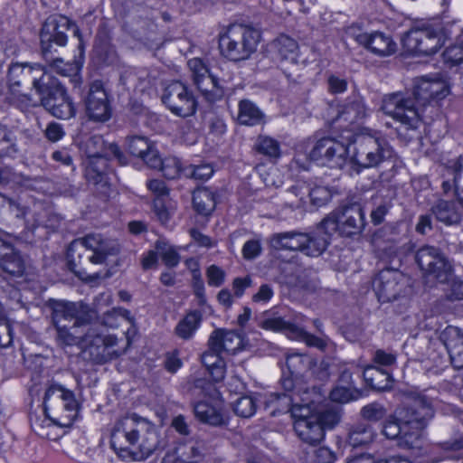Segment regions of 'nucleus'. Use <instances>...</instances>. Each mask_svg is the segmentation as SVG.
Instances as JSON below:
<instances>
[{"instance_id":"obj_1","label":"nucleus","mask_w":463,"mask_h":463,"mask_svg":"<svg viewBox=\"0 0 463 463\" xmlns=\"http://www.w3.org/2000/svg\"><path fill=\"white\" fill-rule=\"evenodd\" d=\"M110 444L120 458L136 461L147 458L165 446L155 425L137 417L118 420L111 430Z\"/></svg>"},{"instance_id":"obj_2","label":"nucleus","mask_w":463,"mask_h":463,"mask_svg":"<svg viewBox=\"0 0 463 463\" xmlns=\"http://www.w3.org/2000/svg\"><path fill=\"white\" fill-rule=\"evenodd\" d=\"M432 416L431 401L425 395H419L402 409L399 419H387L382 432L387 439H397L400 447L420 449L422 444V430Z\"/></svg>"},{"instance_id":"obj_3","label":"nucleus","mask_w":463,"mask_h":463,"mask_svg":"<svg viewBox=\"0 0 463 463\" xmlns=\"http://www.w3.org/2000/svg\"><path fill=\"white\" fill-rule=\"evenodd\" d=\"M119 251L117 241L90 233L70 243L67 250L68 265L78 277H90L93 265L105 263L109 256H116Z\"/></svg>"},{"instance_id":"obj_4","label":"nucleus","mask_w":463,"mask_h":463,"mask_svg":"<svg viewBox=\"0 0 463 463\" xmlns=\"http://www.w3.org/2000/svg\"><path fill=\"white\" fill-rule=\"evenodd\" d=\"M350 146L348 156L351 171L355 175H360L365 169H378L395 156L385 137L371 128H364L355 134Z\"/></svg>"},{"instance_id":"obj_5","label":"nucleus","mask_w":463,"mask_h":463,"mask_svg":"<svg viewBox=\"0 0 463 463\" xmlns=\"http://www.w3.org/2000/svg\"><path fill=\"white\" fill-rule=\"evenodd\" d=\"M430 100V80L422 77L416 80L412 93L394 92L385 95L382 109L407 129H416L420 123V108L425 107Z\"/></svg>"},{"instance_id":"obj_6","label":"nucleus","mask_w":463,"mask_h":463,"mask_svg":"<svg viewBox=\"0 0 463 463\" xmlns=\"http://www.w3.org/2000/svg\"><path fill=\"white\" fill-rule=\"evenodd\" d=\"M415 260L426 274L433 276L440 283H449L447 297L449 300H463V280L453 278V269L439 249L425 245L415 254Z\"/></svg>"},{"instance_id":"obj_7","label":"nucleus","mask_w":463,"mask_h":463,"mask_svg":"<svg viewBox=\"0 0 463 463\" xmlns=\"http://www.w3.org/2000/svg\"><path fill=\"white\" fill-rule=\"evenodd\" d=\"M260 33L241 24L232 25L220 36L219 48L222 56L239 62L250 59L257 50Z\"/></svg>"},{"instance_id":"obj_8","label":"nucleus","mask_w":463,"mask_h":463,"mask_svg":"<svg viewBox=\"0 0 463 463\" xmlns=\"http://www.w3.org/2000/svg\"><path fill=\"white\" fill-rule=\"evenodd\" d=\"M44 413L54 424L70 427L78 416L79 403L73 392L60 384L50 385L43 398Z\"/></svg>"},{"instance_id":"obj_9","label":"nucleus","mask_w":463,"mask_h":463,"mask_svg":"<svg viewBox=\"0 0 463 463\" xmlns=\"http://www.w3.org/2000/svg\"><path fill=\"white\" fill-rule=\"evenodd\" d=\"M82 150L90 159L87 174L90 171L97 175L95 182H98L104 172L107 160L112 157L117 159L121 165L128 163L127 156L120 150L116 143L107 144L103 137L100 135H93L89 137L82 142Z\"/></svg>"},{"instance_id":"obj_10","label":"nucleus","mask_w":463,"mask_h":463,"mask_svg":"<svg viewBox=\"0 0 463 463\" xmlns=\"http://www.w3.org/2000/svg\"><path fill=\"white\" fill-rule=\"evenodd\" d=\"M50 73L45 71L40 64L29 65L27 63H13L7 73L8 87L13 95L14 102H20L24 106L29 105L31 99L26 94L20 93L19 88L23 85L32 84L36 92L40 90L42 82Z\"/></svg>"},{"instance_id":"obj_11","label":"nucleus","mask_w":463,"mask_h":463,"mask_svg":"<svg viewBox=\"0 0 463 463\" xmlns=\"http://www.w3.org/2000/svg\"><path fill=\"white\" fill-rule=\"evenodd\" d=\"M38 95L42 106L53 117L69 119L75 116L76 109L65 88L51 74L43 79Z\"/></svg>"},{"instance_id":"obj_12","label":"nucleus","mask_w":463,"mask_h":463,"mask_svg":"<svg viewBox=\"0 0 463 463\" xmlns=\"http://www.w3.org/2000/svg\"><path fill=\"white\" fill-rule=\"evenodd\" d=\"M118 339L113 335H102L95 327H90L80 338L85 357L94 364H102L121 355L125 349H113Z\"/></svg>"},{"instance_id":"obj_13","label":"nucleus","mask_w":463,"mask_h":463,"mask_svg":"<svg viewBox=\"0 0 463 463\" xmlns=\"http://www.w3.org/2000/svg\"><path fill=\"white\" fill-rule=\"evenodd\" d=\"M402 43L404 50L414 55H430L443 45V34L440 28L427 26L413 28L403 35Z\"/></svg>"},{"instance_id":"obj_14","label":"nucleus","mask_w":463,"mask_h":463,"mask_svg":"<svg viewBox=\"0 0 463 463\" xmlns=\"http://www.w3.org/2000/svg\"><path fill=\"white\" fill-rule=\"evenodd\" d=\"M71 25V21L63 15H51L44 21L40 33L41 51L44 59L52 58L59 47L67 44V33Z\"/></svg>"},{"instance_id":"obj_15","label":"nucleus","mask_w":463,"mask_h":463,"mask_svg":"<svg viewBox=\"0 0 463 463\" xmlns=\"http://www.w3.org/2000/svg\"><path fill=\"white\" fill-rule=\"evenodd\" d=\"M162 102L175 116L186 118L195 114L197 100L193 91L180 80H174L164 90Z\"/></svg>"},{"instance_id":"obj_16","label":"nucleus","mask_w":463,"mask_h":463,"mask_svg":"<svg viewBox=\"0 0 463 463\" xmlns=\"http://www.w3.org/2000/svg\"><path fill=\"white\" fill-rule=\"evenodd\" d=\"M190 78L198 91L209 103L222 99L224 96V87L222 81L212 74L208 67L199 58H194L187 62Z\"/></svg>"},{"instance_id":"obj_17","label":"nucleus","mask_w":463,"mask_h":463,"mask_svg":"<svg viewBox=\"0 0 463 463\" xmlns=\"http://www.w3.org/2000/svg\"><path fill=\"white\" fill-rule=\"evenodd\" d=\"M349 146L330 137L317 140L307 154L311 161L332 168H341L348 156Z\"/></svg>"},{"instance_id":"obj_18","label":"nucleus","mask_w":463,"mask_h":463,"mask_svg":"<svg viewBox=\"0 0 463 463\" xmlns=\"http://www.w3.org/2000/svg\"><path fill=\"white\" fill-rule=\"evenodd\" d=\"M407 278L399 270L386 269L379 272L373 281L378 300L385 303L396 299L405 288Z\"/></svg>"},{"instance_id":"obj_19","label":"nucleus","mask_w":463,"mask_h":463,"mask_svg":"<svg viewBox=\"0 0 463 463\" xmlns=\"http://www.w3.org/2000/svg\"><path fill=\"white\" fill-rule=\"evenodd\" d=\"M285 204L291 209H301L307 203V198L317 206H321L331 198L329 190L325 186L308 187L305 184H297L286 192Z\"/></svg>"},{"instance_id":"obj_20","label":"nucleus","mask_w":463,"mask_h":463,"mask_svg":"<svg viewBox=\"0 0 463 463\" xmlns=\"http://www.w3.org/2000/svg\"><path fill=\"white\" fill-rule=\"evenodd\" d=\"M84 104L90 120L105 122L110 118L111 107L101 81L96 80L90 85Z\"/></svg>"},{"instance_id":"obj_21","label":"nucleus","mask_w":463,"mask_h":463,"mask_svg":"<svg viewBox=\"0 0 463 463\" xmlns=\"http://www.w3.org/2000/svg\"><path fill=\"white\" fill-rule=\"evenodd\" d=\"M441 177L443 193L448 194L453 192L458 201L463 204V154L442 165Z\"/></svg>"},{"instance_id":"obj_22","label":"nucleus","mask_w":463,"mask_h":463,"mask_svg":"<svg viewBox=\"0 0 463 463\" xmlns=\"http://www.w3.org/2000/svg\"><path fill=\"white\" fill-rule=\"evenodd\" d=\"M51 312V317L54 326H66L65 321L75 320L74 326L83 318L86 306L79 302L49 299L45 304Z\"/></svg>"},{"instance_id":"obj_23","label":"nucleus","mask_w":463,"mask_h":463,"mask_svg":"<svg viewBox=\"0 0 463 463\" xmlns=\"http://www.w3.org/2000/svg\"><path fill=\"white\" fill-rule=\"evenodd\" d=\"M340 235L351 237L361 233L365 225L364 213L359 203H352L336 209Z\"/></svg>"},{"instance_id":"obj_24","label":"nucleus","mask_w":463,"mask_h":463,"mask_svg":"<svg viewBox=\"0 0 463 463\" xmlns=\"http://www.w3.org/2000/svg\"><path fill=\"white\" fill-rule=\"evenodd\" d=\"M354 39L360 45L380 57L390 56L396 52V43L389 35L381 32L360 33L354 35Z\"/></svg>"},{"instance_id":"obj_25","label":"nucleus","mask_w":463,"mask_h":463,"mask_svg":"<svg viewBox=\"0 0 463 463\" xmlns=\"http://www.w3.org/2000/svg\"><path fill=\"white\" fill-rule=\"evenodd\" d=\"M128 151L141 158L149 167L158 168L161 158L154 145L144 136H132L127 138Z\"/></svg>"},{"instance_id":"obj_26","label":"nucleus","mask_w":463,"mask_h":463,"mask_svg":"<svg viewBox=\"0 0 463 463\" xmlns=\"http://www.w3.org/2000/svg\"><path fill=\"white\" fill-rule=\"evenodd\" d=\"M367 116L368 109L363 98L359 95H352L339 106L335 119L352 125L363 121Z\"/></svg>"},{"instance_id":"obj_27","label":"nucleus","mask_w":463,"mask_h":463,"mask_svg":"<svg viewBox=\"0 0 463 463\" xmlns=\"http://www.w3.org/2000/svg\"><path fill=\"white\" fill-rule=\"evenodd\" d=\"M0 269L13 277H21L25 270V263L23 257L10 243L1 238Z\"/></svg>"},{"instance_id":"obj_28","label":"nucleus","mask_w":463,"mask_h":463,"mask_svg":"<svg viewBox=\"0 0 463 463\" xmlns=\"http://www.w3.org/2000/svg\"><path fill=\"white\" fill-rule=\"evenodd\" d=\"M294 430L301 441L311 446L319 444L325 438V431L316 415L308 419L295 420Z\"/></svg>"},{"instance_id":"obj_29","label":"nucleus","mask_w":463,"mask_h":463,"mask_svg":"<svg viewBox=\"0 0 463 463\" xmlns=\"http://www.w3.org/2000/svg\"><path fill=\"white\" fill-rule=\"evenodd\" d=\"M306 232L296 231L278 232L270 236L269 240V246L277 250H287L292 251H300L304 242L307 241Z\"/></svg>"},{"instance_id":"obj_30","label":"nucleus","mask_w":463,"mask_h":463,"mask_svg":"<svg viewBox=\"0 0 463 463\" xmlns=\"http://www.w3.org/2000/svg\"><path fill=\"white\" fill-rule=\"evenodd\" d=\"M210 338L213 343L215 350L219 348L221 352H227L234 354L238 350L241 349L242 338L241 335L233 330L216 329L214 330Z\"/></svg>"},{"instance_id":"obj_31","label":"nucleus","mask_w":463,"mask_h":463,"mask_svg":"<svg viewBox=\"0 0 463 463\" xmlns=\"http://www.w3.org/2000/svg\"><path fill=\"white\" fill-rule=\"evenodd\" d=\"M376 436V431L372 425L360 421L348 429L346 442L353 448L366 447L374 441Z\"/></svg>"},{"instance_id":"obj_32","label":"nucleus","mask_w":463,"mask_h":463,"mask_svg":"<svg viewBox=\"0 0 463 463\" xmlns=\"http://www.w3.org/2000/svg\"><path fill=\"white\" fill-rule=\"evenodd\" d=\"M200 457V451L194 443H182L169 449L162 463H197Z\"/></svg>"},{"instance_id":"obj_33","label":"nucleus","mask_w":463,"mask_h":463,"mask_svg":"<svg viewBox=\"0 0 463 463\" xmlns=\"http://www.w3.org/2000/svg\"><path fill=\"white\" fill-rule=\"evenodd\" d=\"M436 219L446 225L457 224L461 220V213L454 201L438 200L431 207Z\"/></svg>"},{"instance_id":"obj_34","label":"nucleus","mask_w":463,"mask_h":463,"mask_svg":"<svg viewBox=\"0 0 463 463\" xmlns=\"http://www.w3.org/2000/svg\"><path fill=\"white\" fill-rule=\"evenodd\" d=\"M363 377L371 389L378 392L390 390L392 386L391 373L373 365H369L364 370Z\"/></svg>"},{"instance_id":"obj_35","label":"nucleus","mask_w":463,"mask_h":463,"mask_svg":"<svg viewBox=\"0 0 463 463\" xmlns=\"http://www.w3.org/2000/svg\"><path fill=\"white\" fill-rule=\"evenodd\" d=\"M273 47L277 58L280 61H288L297 63L298 57V44L293 38L281 34L274 42Z\"/></svg>"},{"instance_id":"obj_36","label":"nucleus","mask_w":463,"mask_h":463,"mask_svg":"<svg viewBox=\"0 0 463 463\" xmlns=\"http://www.w3.org/2000/svg\"><path fill=\"white\" fill-rule=\"evenodd\" d=\"M194 208L199 214L208 216L215 208L214 193L207 187L198 188L193 194Z\"/></svg>"},{"instance_id":"obj_37","label":"nucleus","mask_w":463,"mask_h":463,"mask_svg":"<svg viewBox=\"0 0 463 463\" xmlns=\"http://www.w3.org/2000/svg\"><path fill=\"white\" fill-rule=\"evenodd\" d=\"M264 115L250 100L243 99L239 103L238 120L242 125L255 126L263 122Z\"/></svg>"},{"instance_id":"obj_38","label":"nucleus","mask_w":463,"mask_h":463,"mask_svg":"<svg viewBox=\"0 0 463 463\" xmlns=\"http://www.w3.org/2000/svg\"><path fill=\"white\" fill-rule=\"evenodd\" d=\"M194 411L195 417L202 422L212 425L221 426L225 424L222 414L211 404L201 402L194 405Z\"/></svg>"},{"instance_id":"obj_39","label":"nucleus","mask_w":463,"mask_h":463,"mask_svg":"<svg viewBox=\"0 0 463 463\" xmlns=\"http://www.w3.org/2000/svg\"><path fill=\"white\" fill-rule=\"evenodd\" d=\"M94 57L100 64L110 65L117 61L115 47L106 36H99L94 45Z\"/></svg>"},{"instance_id":"obj_40","label":"nucleus","mask_w":463,"mask_h":463,"mask_svg":"<svg viewBox=\"0 0 463 463\" xmlns=\"http://www.w3.org/2000/svg\"><path fill=\"white\" fill-rule=\"evenodd\" d=\"M307 241L304 242L301 252L309 257L320 256L328 246L327 237H324L323 234L317 231L306 233Z\"/></svg>"},{"instance_id":"obj_41","label":"nucleus","mask_w":463,"mask_h":463,"mask_svg":"<svg viewBox=\"0 0 463 463\" xmlns=\"http://www.w3.org/2000/svg\"><path fill=\"white\" fill-rule=\"evenodd\" d=\"M202 313L194 310L189 313L177 324L175 327L176 335L183 339H189L199 327L202 322Z\"/></svg>"},{"instance_id":"obj_42","label":"nucleus","mask_w":463,"mask_h":463,"mask_svg":"<svg viewBox=\"0 0 463 463\" xmlns=\"http://www.w3.org/2000/svg\"><path fill=\"white\" fill-rule=\"evenodd\" d=\"M17 153V138L14 131L0 123V158L14 157Z\"/></svg>"},{"instance_id":"obj_43","label":"nucleus","mask_w":463,"mask_h":463,"mask_svg":"<svg viewBox=\"0 0 463 463\" xmlns=\"http://www.w3.org/2000/svg\"><path fill=\"white\" fill-rule=\"evenodd\" d=\"M295 401L296 398L288 393H272L267 402V407L272 408L270 415L276 416L277 414L291 411Z\"/></svg>"},{"instance_id":"obj_44","label":"nucleus","mask_w":463,"mask_h":463,"mask_svg":"<svg viewBox=\"0 0 463 463\" xmlns=\"http://www.w3.org/2000/svg\"><path fill=\"white\" fill-rule=\"evenodd\" d=\"M439 339L449 354L463 346V331L457 326H449L440 333Z\"/></svg>"},{"instance_id":"obj_45","label":"nucleus","mask_w":463,"mask_h":463,"mask_svg":"<svg viewBox=\"0 0 463 463\" xmlns=\"http://www.w3.org/2000/svg\"><path fill=\"white\" fill-rule=\"evenodd\" d=\"M298 326V325L296 323L286 321L281 317H266L261 321L262 328L275 332H282L291 339H293V328Z\"/></svg>"},{"instance_id":"obj_46","label":"nucleus","mask_w":463,"mask_h":463,"mask_svg":"<svg viewBox=\"0 0 463 463\" xmlns=\"http://www.w3.org/2000/svg\"><path fill=\"white\" fill-rule=\"evenodd\" d=\"M155 249L160 255L163 262L168 268H175L180 262V255L167 241L164 240H157L155 243Z\"/></svg>"},{"instance_id":"obj_47","label":"nucleus","mask_w":463,"mask_h":463,"mask_svg":"<svg viewBox=\"0 0 463 463\" xmlns=\"http://www.w3.org/2000/svg\"><path fill=\"white\" fill-rule=\"evenodd\" d=\"M312 364V360L304 354H291L286 358V365L292 375H300L307 370Z\"/></svg>"},{"instance_id":"obj_48","label":"nucleus","mask_w":463,"mask_h":463,"mask_svg":"<svg viewBox=\"0 0 463 463\" xmlns=\"http://www.w3.org/2000/svg\"><path fill=\"white\" fill-rule=\"evenodd\" d=\"M292 333L293 339L303 341L308 346L316 347L319 350H325L327 346V341L326 339L309 334L299 326L294 327Z\"/></svg>"},{"instance_id":"obj_49","label":"nucleus","mask_w":463,"mask_h":463,"mask_svg":"<svg viewBox=\"0 0 463 463\" xmlns=\"http://www.w3.org/2000/svg\"><path fill=\"white\" fill-rule=\"evenodd\" d=\"M256 149L259 153L270 158H278L280 156L279 142L269 137H259Z\"/></svg>"},{"instance_id":"obj_50","label":"nucleus","mask_w":463,"mask_h":463,"mask_svg":"<svg viewBox=\"0 0 463 463\" xmlns=\"http://www.w3.org/2000/svg\"><path fill=\"white\" fill-rule=\"evenodd\" d=\"M360 415L367 421L377 422L386 417L387 409L379 402H372L361 409Z\"/></svg>"},{"instance_id":"obj_51","label":"nucleus","mask_w":463,"mask_h":463,"mask_svg":"<svg viewBox=\"0 0 463 463\" xmlns=\"http://www.w3.org/2000/svg\"><path fill=\"white\" fill-rule=\"evenodd\" d=\"M318 422L325 431L326 429H333L340 421V411L336 408H326L316 412Z\"/></svg>"},{"instance_id":"obj_52","label":"nucleus","mask_w":463,"mask_h":463,"mask_svg":"<svg viewBox=\"0 0 463 463\" xmlns=\"http://www.w3.org/2000/svg\"><path fill=\"white\" fill-rule=\"evenodd\" d=\"M338 220L337 210H335L322 220L317 232L329 240L330 236L335 232L340 233V222H338Z\"/></svg>"},{"instance_id":"obj_53","label":"nucleus","mask_w":463,"mask_h":463,"mask_svg":"<svg viewBox=\"0 0 463 463\" xmlns=\"http://www.w3.org/2000/svg\"><path fill=\"white\" fill-rule=\"evenodd\" d=\"M375 207L371 212V220L374 225H379L384 221V217L392 207L390 200L383 199L378 195L373 198Z\"/></svg>"},{"instance_id":"obj_54","label":"nucleus","mask_w":463,"mask_h":463,"mask_svg":"<svg viewBox=\"0 0 463 463\" xmlns=\"http://www.w3.org/2000/svg\"><path fill=\"white\" fill-rule=\"evenodd\" d=\"M359 396L360 392L349 386L337 385L330 392V399L339 403H345L356 400Z\"/></svg>"},{"instance_id":"obj_55","label":"nucleus","mask_w":463,"mask_h":463,"mask_svg":"<svg viewBox=\"0 0 463 463\" xmlns=\"http://www.w3.org/2000/svg\"><path fill=\"white\" fill-rule=\"evenodd\" d=\"M233 411L240 417L250 418L256 411L255 400L250 396H242L235 402Z\"/></svg>"},{"instance_id":"obj_56","label":"nucleus","mask_w":463,"mask_h":463,"mask_svg":"<svg viewBox=\"0 0 463 463\" xmlns=\"http://www.w3.org/2000/svg\"><path fill=\"white\" fill-rule=\"evenodd\" d=\"M52 70L61 76H71L76 73L77 68L73 63L64 62L61 58L56 57L52 54L50 59H44Z\"/></svg>"},{"instance_id":"obj_57","label":"nucleus","mask_w":463,"mask_h":463,"mask_svg":"<svg viewBox=\"0 0 463 463\" xmlns=\"http://www.w3.org/2000/svg\"><path fill=\"white\" fill-rule=\"evenodd\" d=\"M213 347V343L212 342V339L209 337L208 350H206L202 354V363L207 369L213 368V366H215L224 362V360L222 357L221 350L219 348H216L215 350Z\"/></svg>"},{"instance_id":"obj_58","label":"nucleus","mask_w":463,"mask_h":463,"mask_svg":"<svg viewBox=\"0 0 463 463\" xmlns=\"http://www.w3.org/2000/svg\"><path fill=\"white\" fill-rule=\"evenodd\" d=\"M161 171L165 177L168 179H175L179 175L181 170V164L176 158L161 159L160 165Z\"/></svg>"},{"instance_id":"obj_59","label":"nucleus","mask_w":463,"mask_h":463,"mask_svg":"<svg viewBox=\"0 0 463 463\" xmlns=\"http://www.w3.org/2000/svg\"><path fill=\"white\" fill-rule=\"evenodd\" d=\"M208 285L211 287H221L225 280V272L216 265H211L206 269Z\"/></svg>"},{"instance_id":"obj_60","label":"nucleus","mask_w":463,"mask_h":463,"mask_svg":"<svg viewBox=\"0 0 463 463\" xmlns=\"http://www.w3.org/2000/svg\"><path fill=\"white\" fill-rule=\"evenodd\" d=\"M57 335L56 339L60 345H74L77 344L80 345V338L74 335L73 333L70 332L67 326H56Z\"/></svg>"},{"instance_id":"obj_61","label":"nucleus","mask_w":463,"mask_h":463,"mask_svg":"<svg viewBox=\"0 0 463 463\" xmlns=\"http://www.w3.org/2000/svg\"><path fill=\"white\" fill-rule=\"evenodd\" d=\"M188 170L187 175L201 181L208 180L213 174V168L210 165H191Z\"/></svg>"},{"instance_id":"obj_62","label":"nucleus","mask_w":463,"mask_h":463,"mask_svg":"<svg viewBox=\"0 0 463 463\" xmlns=\"http://www.w3.org/2000/svg\"><path fill=\"white\" fill-rule=\"evenodd\" d=\"M443 56L444 60L451 65L463 62V43L448 47Z\"/></svg>"},{"instance_id":"obj_63","label":"nucleus","mask_w":463,"mask_h":463,"mask_svg":"<svg viewBox=\"0 0 463 463\" xmlns=\"http://www.w3.org/2000/svg\"><path fill=\"white\" fill-rule=\"evenodd\" d=\"M262 250L260 240H249L242 248V255L245 260H253L260 255Z\"/></svg>"},{"instance_id":"obj_64","label":"nucleus","mask_w":463,"mask_h":463,"mask_svg":"<svg viewBox=\"0 0 463 463\" xmlns=\"http://www.w3.org/2000/svg\"><path fill=\"white\" fill-rule=\"evenodd\" d=\"M335 460V453L326 447H320L313 451L314 463H334Z\"/></svg>"}]
</instances>
